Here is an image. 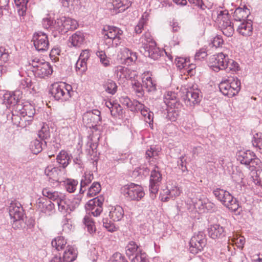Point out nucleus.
I'll use <instances>...</instances> for the list:
<instances>
[{
  "instance_id": "obj_1",
  "label": "nucleus",
  "mask_w": 262,
  "mask_h": 262,
  "mask_svg": "<svg viewBox=\"0 0 262 262\" xmlns=\"http://www.w3.org/2000/svg\"><path fill=\"white\" fill-rule=\"evenodd\" d=\"M103 202L104 199L102 197L98 196L90 200L86 205L85 208L89 212L84 216L83 223L90 234L94 233L96 230L91 215L96 217L100 215L103 210Z\"/></svg>"
},
{
  "instance_id": "obj_2",
  "label": "nucleus",
  "mask_w": 262,
  "mask_h": 262,
  "mask_svg": "<svg viewBox=\"0 0 262 262\" xmlns=\"http://www.w3.org/2000/svg\"><path fill=\"white\" fill-rule=\"evenodd\" d=\"M102 33L104 42L108 48L117 47L122 41L123 31L118 27L106 26L104 27Z\"/></svg>"
},
{
  "instance_id": "obj_3",
  "label": "nucleus",
  "mask_w": 262,
  "mask_h": 262,
  "mask_svg": "<svg viewBox=\"0 0 262 262\" xmlns=\"http://www.w3.org/2000/svg\"><path fill=\"white\" fill-rule=\"evenodd\" d=\"M73 92L72 86L64 82L54 83L50 89V94L54 99L62 102L69 100Z\"/></svg>"
},
{
  "instance_id": "obj_4",
  "label": "nucleus",
  "mask_w": 262,
  "mask_h": 262,
  "mask_svg": "<svg viewBox=\"0 0 262 262\" xmlns=\"http://www.w3.org/2000/svg\"><path fill=\"white\" fill-rule=\"evenodd\" d=\"M236 159L242 164L248 167L251 171L256 167H259L261 163L260 160L257 157L255 154L249 150L237 152Z\"/></svg>"
},
{
  "instance_id": "obj_5",
  "label": "nucleus",
  "mask_w": 262,
  "mask_h": 262,
  "mask_svg": "<svg viewBox=\"0 0 262 262\" xmlns=\"http://www.w3.org/2000/svg\"><path fill=\"white\" fill-rule=\"evenodd\" d=\"M30 66H32V71L36 77L43 78L53 72V70L49 62L35 58L29 61Z\"/></svg>"
},
{
  "instance_id": "obj_6",
  "label": "nucleus",
  "mask_w": 262,
  "mask_h": 262,
  "mask_svg": "<svg viewBox=\"0 0 262 262\" xmlns=\"http://www.w3.org/2000/svg\"><path fill=\"white\" fill-rule=\"evenodd\" d=\"M213 193L218 200L230 210L234 212L237 210L239 207L238 201L228 191L217 188L213 191Z\"/></svg>"
},
{
  "instance_id": "obj_7",
  "label": "nucleus",
  "mask_w": 262,
  "mask_h": 262,
  "mask_svg": "<svg viewBox=\"0 0 262 262\" xmlns=\"http://www.w3.org/2000/svg\"><path fill=\"white\" fill-rule=\"evenodd\" d=\"M121 192L126 199L130 201H139L145 195L142 186L132 183L122 186Z\"/></svg>"
},
{
  "instance_id": "obj_8",
  "label": "nucleus",
  "mask_w": 262,
  "mask_h": 262,
  "mask_svg": "<svg viewBox=\"0 0 262 262\" xmlns=\"http://www.w3.org/2000/svg\"><path fill=\"white\" fill-rule=\"evenodd\" d=\"M9 213L14 228H18L24 216L23 208L18 202L12 201L9 206Z\"/></svg>"
},
{
  "instance_id": "obj_9",
  "label": "nucleus",
  "mask_w": 262,
  "mask_h": 262,
  "mask_svg": "<svg viewBox=\"0 0 262 262\" xmlns=\"http://www.w3.org/2000/svg\"><path fill=\"white\" fill-rule=\"evenodd\" d=\"M217 19L219 21V27L223 33L227 37L232 36L234 29L233 24L230 20L228 11H220L217 15Z\"/></svg>"
},
{
  "instance_id": "obj_10",
  "label": "nucleus",
  "mask_w": 262,
  "mask_h": 262,
  "mask_svg": "<svg viewBox=\"0 0 262 262\" xmlns=\"http://www.w3.org/2000/svg\"><path fill=\"white\" fill-rule=\"evenodd\" d=\"M207 244L205 234L202 232L195 233L189 242V251L193 254L201 252Z\"/></svg>"
},
{
  "instance_id": "obj_11",
  "label": "nucleus",
  "mask_w": 262,
  "mask_h": 262,
  "mask_svg": "<svg viewBox=\"0 0 262 262\" xmlns=\"http://www.w3.org/2000/svg\"><path fill=\"white\" fill-rule=\"evenodd\" d=\"M162 179V174L159 171V168L156 166L151 171L149 180V190L152 199L156 197V194L158 191Z\"/></svg>"
},
{
  "instance_id": "obj_12",
  "label": "nucleus",
  "mask_w": 262,
  "mask_h": 262,
  "mask_svg": "<svg viewBox=\"0 0 262 262\" xmlns=\"http://www.w3.org/2000/svg\"><path fill=\"white\" fill-rule=\"evenodd\" d=\"M228 58L227 55H225L222 52L213 55L209 58L210 67L215 72L226 70L227 68L226 63Z\"/></svg>"
},
{
  "instance_id": "obj_13",
  "label": "nucleus",
  "mask_w": 262,
  "mask_h": 262,
  "mask_svg": "<svg viewBox=\"0 0 262 262\" xmlns=\"http://www.w3.org/2000/svg\"><path fill=\"white\" fill-rule=\"evenodd\" d=\"M100 112L98 110H94L84 113L82 120L84 124L90 128H94L99 124L101 118Z\"/></svg>"
},
{
  "instance_id": "obj_14",
  "label": "nucleus",
  "mask_w": 262,
  "mask_h": 262,
  "mask_svg": "<svg viewBox=\"0 0 262 262\" xmlns=\"http://www.w3.org/2000/svg\"><path fill=\"white\" fill-rule=\"evenodd\" d=\"M35 49L38 51H45L48 50L49 41L47 35L42 32H35L32 38Z\"/></svg>"
},
{
  "instance_id": "obj_15",
  "label": "nucleus",
  "mask_w": 262,
  "mask_h": 262,
  "mask_svg": "<svg viewBox=\"0 0 262 262\" xmlns=\"http://www.w3.org/2000/svg\"><path fill=\"white\" fill-rule=\"evenodd\" d=\"M201 97L199 90L190 89L186 92L183 96V100L187 106H193L200 102Z\"/></svg>"
},
{
  "instance_id": "obj_16",
  "label": "nucleus",
  "mask_w": 262,
  "mask_h": 262,
  "mask_svg": "<svg viewBox=\"0 0 262 262\" xmlns=\"http://www.w3.org/2000/svg\"><path fill=\"white\" fill-rule=\"evenodd\" d=\"M177 94L173 92H167L164 96V102L166 105L176 112L175 109H178L181 107V104L179 102Z\"/></svg>"
},
{
  "instance_id": "obj_17",
  "label": "nucleus",
  "mask_w": 262,
  "mask_h": 262,
  "mask_svg": "<svg viewBox=\"0 0 262 262\" xmlns=\"http://www.w3.org/2000/svg\"><path fill=\"white\" fill-rule=\"evenodd\" d=\"M15 112L19 114L23 118L28 116L29 118H31L35 113L34 106L29 103H25V104L18 103L15 107Z\"/></svg>"
},
{
  "instance_id": "obj_18",
  "label": "nucleus",
  "mask_w": 262,
  "mask_h": 262,
  "mask_svg": "<svg viewBox=\"0 0 262 262\" xmlns=\"http://www.w3.org/2000/svg\"><path fill=\"white\" fill-rule=\"evenodd\" d=\"M143 54L154 60H157L161 57V51L157 47L156 42H151L148 46L143 47Z\"/></svg>"
},
{
  "instance_id": "obj_19",
  "label": "nucleus",
  "mask_w": 262,
  "mask_h": 262,
  "mask_svg": "<svg viewBox=\"0 0 262 262\" xmlns=\"http://www.w3.org/2000/svg\"><path fill=\"white\" fill-rule=\"evenodd\" d=\"M55 205L51 201L45 198H40L36 201V207L40 211L48 213L52 211Z\"/></svg>"
},
{
  "instance_id": "obj_20",
  "label": "nucleus",
  "mask_w": 262,
  "mask_h": 262,
  "mask_svg": "<svg viewBox=\"0 0 262 262\" xmlns=\"http://www.w3.org/2000/svg\"><path fill=\"white\" fill-rule=\"evenodd\" d=\"M62 172L60 167H55L53 165H48L45 169V174L49 179L56 182L59 181Z\"/></svg>"
},
{
  "instance_id": "obj_21",
  "label": "nucleus",
  "mask_w": 262,
  "mask_h": 262,
  "mask_svg": "<svg viewBox=\"0 0 262 262\" xmlns=\"http://www.w3.org/2000/svg\"><path fill=\"white\" fill-rule=\"evenodd\" d=\"M208 235L212 239L222 238L225 236L226 231L222 226L214 224L208 228Z\"/></svg>"
},
{
  "instance_id": "obj_22",
  "label": "nucleus",
  "mask_w": 262,
  "mask_h": 262,
  "mask_svg": "<svg viewBox=\"0 0 262 262\" xmlns=\"http://www.w3.org/2000/svg\"><path fill=\"white\" fill-rule=\"evenodd\" d=\"M252 22L248 19L243 21L237 29V31L244 36H250L253 33Z\"/></svg>"
},
{
  "instance_id": "obj_23",
  "label": "nucleus",
  "mask_w": 262,
  "mask_h": 262,
  "mask_svg": "<svg viewBox=\"0 0 262 262\" xmlns=\"http://www.w3.org/2000/svg\"><path fill=\"white\" fill-rule=\"evenodd\" d=\"M7 118L8 120L10 118L14 124L20 127H25L27 124H29L30 120H27L23 117L21 118V115L18 113L15 114L12 112L11 114L7 115Z\"/></svg>"
},
{
  "instance_id": "obj_24",
  "label": "nucleus",
  "mask_w": 262,
  "mask_h": 262,
  "mask_svg": "<svg viewBox=\"0 0 262 262\" xmlns=\"http://www.w3.org/2000/svg\"><path fill=\"white\" fill-rule=\"evenodd\" d=\"M250 14L249 9L244 6L243 8L238 7L234 12L233 17L236 21H246L247 18Z\"/></svg>"
},
{
  "instance_id": "obj_25",
  "label": "nucleus",
  "mask_w": 262,
  "mask_h": 262,
  "mask_svg": "<svg viewBox=\"0 0 262 262\" xmlns=\"http://www.w3.org/2000/svg\"><path fill=\"white\" fill-rule=\"evenodd\" d=\"M72 156L66 151L62 150L56 157L57 162L61 165L62 168L64 169L68 166L71 161Z\"/></svg>"
},
{
  "instance_id": "obj_26",
  "label": "nucleus",
  "mask_w": 262,
  "mask_h": 262,
  "mask_svg": "<svg viewBox=\"0 0 262 262\" xmlns=\"http://www.w3.org/2000/svg\"><path fill=\"white\" fill-rule=\"evenodd\" d=\"M77 255V250L74 247L68 245L63 253V261L72 262L76 259Z\"/></svg>"
},
{
  "instance_id": "obj_27",
  "label": "nucleus",
  "mask_w": 262,
  "mask_h": 262,
  "mask_svg": "<svg viewBox=\"0 0 262 262\" xmlns=\"http://www.w3.org/2000/svg\"><path fill=\"white\" fill-rule=\"evenodd\" d=\"M42 193L44 196L48 198L49 200H52L56 202V203L61 198H63V196L64 195L58 191H52L47 188L43 189Z\"/></svg>"
},
{
  "instance_id": "obj_28",
  "label": "nucleus",
  "mask_w": 262,
  "mask_h": 262,
  "mask_svg": "<svg viewBox=\"0 0 262 262\" xmlns=\"http://www.w3.org/2000/svg\"><path fill=\"white\" fill-rule=\"evenodd\" d=\"M124 215V210L120 206H116L112 208L109 216L114 221H120Z\"/></svg>"
},
{
  "instance_id": "obj_29",
  "label": "nucleus",
  "mask_w": 262,
  "mask_h": 262,
  "mask_svg": "<svg viewBox=\"0 0 262 262\" xmlns=\"http://www.w3.org/2000/svg\"><path fill=\"white\" fill-rule=\"evenodd\" d=\"M125 64L130 65L135 63L137 59V54L128 48H124L123 51Z\"/></svg>"
},
{
  "instance_id": "obj_30",
  "label": "nucleus",
  "mask_w": 262,
  "mask_h": 262,
  "mask_svg": "<svg viewBox=\"0 0 262 262\" xmlns=\"http://www.w3.org/2000/svg\"><path fill=\"white\" fill-rule=\"evenodd\" d=\"M84 34L80 31H77L70 37L72 45L74 47H80L84 43Z\"/></svg>"
},
{
  "instance_id": "obj_31",
  "label": "nucleus",
  "mask_w": 262,
  "mask_h": 262,
  "mask_svg": "<svg viewBox=\"0 0 262 262\" xmlns=\"http://www.w3.org/2000/svg\"><path fill=\"white\" fill-rule=\"evenodd\" d=\"M4 103L6 104L14 106L20 103L19 98L15 93L5 94L4 95Z\"/></svg>"
},
{
  "instance_id": "obj_32",
  "label": "nucleus",
  "mask_w": 262,
  "mask_h": 262,
  "mask_svg": "<svg viewBox=\"0 0 262 262\" xmlns=\"http://www.w3.org/2000/svg\"><path fill=\"white\" fill-rule=\"evenodd\" d=\"M141 250L137 244L133 241L130 242L125 247L126 254L129 259Z\"/></svg>"
},
{
  "instance_id": "obj_33",
  "label": "nucleus",
  "mask_w": 262,
  "mask_h": 262,
  "mask_svg": "<svg viewBox=\"0 0 262 262\" xmlns=\"http://www.w3.org/2000/svg\"><path fill=\"white\" fill-rule=\"evenodd\" d=\"M47 146V142L36 139L31 143V149L34 154H37L41 152L43 148Z\"/></svg>"
},
{
  "instance_id": "obj_34",
  "label": "nucleus",
  "mask_w": 262,
  "mask_h": 262,
  "mask_svg": "<svg viewBox=\"0 0 262 262\" xmlns=\"http://www.w3.org/2000/svg\"><path fill=\"white\" fill-rule=\"evenodd\" d=\"M219 89L221 92L225 96L229 97L234 96V93L231 91V85L227 79L222 81L219 84Z\"/></svg>"
},
{
  "instance_id": "obj_35",
  "label": "nucleus",
  "mask_w": 262,
  "mask_h": 262,
  "mask_svg": "<svg viewBox=\"0 0 262 262\" xmlns=\"http://www.w3.org/2000/svg\"><path fill=\"white\" fill-rule=\"evenodd\" d=\"M111 5L113 7V8H110V9L113 10V13L114 14H117L124 11L131 5V4H130L129 6H126V5H124L121 1L115 0L113 1Z\"/></svg>"
},
{
  "instance_id": "obj_36",
  "label": "nucleus",
  "mask_w": 262,
  "mask_h": 262,
  "mask_svg": "<svg viewBox=\"0 0 262 262\" xmlns=\"http://www.w3.org/2000/svg\"><path fill=\"white\" fill-rule=\"evenodd\" d=\"M142 83L143 86L148 92H154L156 90V84L150 76H144L142 77Z\"/></svg>"
},
{
  "instance_id": "obj_37",
  "label": "nucleus",
  "mask_w": 262,
  "mask_h": 262,
  "mask_svg": "<svg viewBox=\"0 0 262 262\" xmlns=\"http://www.w3.org/2000/svg\"><path fill=\"white\" fill-rule=\"evenodd\" d=\"M94 179L93 173H85L81 180L80 193H83L86 190L84 188Z\"/></svg>"
},
{
  "instance_id": "obj_38",
  "label": "nucleus",
  "mask_w": 262,
  "mask_h": 262,
  "mask_svg": "<svg viewBox=\"0 0 262 262\" xmlns=\"http://www.w3.org/2000/svg\"><path fill=\"white\" fill-rule=\"evenodd\" d=\"M103 87L105 91L112 95H114L117 92V86L116 83L111 79H107L103 84Z\"/></svg>"
},
{
  "instance_id": "obj_39",
  "label": "nucleus",
  "mask_w": 262,
  "mask_h": 262,
  "mask_svg": "<svg viewBox=\"0 0 262 262\" xmlns=\"http://www.w3.org/2000/svg\"><path fill=\"white\" fill-rule=\"evenodd\" d=\"M231 85V91L234 96L237 94L241 89V81L237 78L230 77L227 79Z\"/></svg>"
},
{
  "instance_id": "obj_40",
  "label": "nucleus",
  "mask_w": 262,
  "mask_h": 262,
  "mask_svg": "<svg viewBox=\"0 0 262 262\" xmlns=\"http://www.w3.org/2000/svg\"><path fill=\"white\" fill-rule=\"evenodd\" d=\"M67 241L63 236H58L52 240V246L55 247L57 251L64 248Z\"/></svg>"
},
{
  "instance_id": "obj_41",
  "label": "nucleus",
  "mask_w": 262,
  "mask_h": 262,
  "mask_svg": "<svg viewBox=\"0 0 262 262\" xmlns=\"http://www.w3.org/2000/svg\"><path fill=\"white\" fill-rule=\"evenodd\" d=\"M28 2V0H14L15 6L17 8L18 14L20 16L25 15Z\"/></svg>"
},
{
  "instance_id": "obj_42",
  "label": "nucleus",
  "mask_w": 262,
  "mask_h": 262,
  "mask_svg": "<svg viewBox=\"0 0 262 262\" xmlns=\"http://www.w3.org/2000/svg\"><path fill=\"white\" fill-rule=\"evenodd\" d=\"M175 63L177 67L180 69L185 68L186 67H190V69L188 70V72H190L193 68H194V65H190L188 63L187 59L183 57H177L175 59Z\"/></svg>"
},
{
  "instance_id": "obj_43",
  "label": "nucleus",
  "mask_w": 262,
  "mask_h": 262,
  "mask_svg": "<svg viewBox=\"0 0 262 262\" xmlns=\"http://www.w3.org/2000/svg\"><path fill=\"white\" fill-rule=\"evenodd\" d=\"M63 20H64V26H63V28H64L66 33L70 30H75L78 27V23L77 21L74 19L64 17Z\"/></svg>"
},
{
  "instance_id": "obj_44",
  "label": "nucleus",
  "mask_w": 262,
  "mask_h": 262,
  "mask_svg": "<svg viewBox=\"0 0 262 262\" xmlns=\"http://www.w3.org/2000/svg\"><path fill=\"white\" fill-rule=\"evenodd\" d=\"M132 262H149L147 254L142 250L129 259Z\"/></svg>"
},
{
  "instance_id": "obj_45",
  "label": "nucleus",
  "mask_w": 262,
  "mask_h": 262,
  "mask_svg": "<svg viewBox=\"0 0 262 262\" xmlns=\"http://www.w3.org/2000/svg\"><path fill=\"white\" fill-rule=\"evenodd\" d=\"M141 114L144 117L145 121L149 123L151 128H152L154 113L147 107L144 110L142 111Z\"/></svg>"
},
{
  "instance_id": "obj_46",
  "label": "nucleus",
  "mask_w": 262,
  "mask_h": 262,
  "mask_svg": "<svg viewBox=\"0 0 262 262\" xmlns=\"http://www.w3.org/2000/svg\"><path fill=\"white\" fill-rule=\"evenodd\" d=\"M38 136L39 138L43 141L49 139L50 137L49 126L47 125H43L41 128L38 131Z\"/></svg>"
},
{
  "instance_id": "obj_47",
  "label": "nucleus",
  "mask_w": 262,
  "mask_h": 262,
  "mask_svg": "<svg viewBox=\"0 0 262 262\" xmlns=\"http://www.w3.org/2000/svg\"><path fill=\"white\" fill-rule=\"evenodd\" d=\"M64 16H62L59 19L54 21V24L53 26L54 30H55L58 31L59 33L63 34L66 33V31H64V28L63 26H64Z\"/></svg>"
},
{
  "instance_id": "obj_48",
  "label": "nucleus",
  "mask_w": 262,
  "mask_h": 262,
  "mask_svg": "<svg viewBox=\"0 0 262 262\" xmlns=\"http://www.w3.org/2000/svg\"><path fill=\"white\" fill-rule=\"evenodd\" d=\"M101 190V185L99 182H94L89 188L88 196L92 197L97 195Z\"/></svg>"
},
{
  "instance_id": "obj_49",
  "label": "nucleus",
  "mask_w": 262,
  "mask_h": 262,
  "mask_svg": "<svg viewBox=\"0 0 262 262\" xmlns=\"http://www.w3.org/2000/svg\"><path fill=\"white\" fill-rule=\"evenodd\" d=\"M75 69L78 75H82L87 70L86 62L78 59L75 64Z\"/></svg>"
},
{
  "instance_id": "obj_50",
  "label": "nucleus",
  "mask_w": 262,
  "mask_h": 262,
  "mask_svg": "<svg viewBox=\"0 0 262 262\" xmlns=\"http://www.w3.org/2000/svg\"><path fill=\"white\" fill-rule=\"evenodd\" d=\"M57 204L58 206L59 211L63 213L67 212L69 209L71 211L67 202L65 195L63 196V198H61L57 202Z\"/></svg>"
},
{
  "instance_id": "obj_51",
  "label": "nucleus",
  "mask_w": 262,
  "mask_h": 262,
  "mask_svg": "<svg viewBox=\"0 0 262 262\" xmlns=\"http://www.w3.org/2000/svg\"><path fill=\"white\" fill-rule=\"evenodd\" d=\"M129 70L122 66H118L116 67L115 73L117 77L120 78H127L128 77Z\"/></svg>"
},
{
  "instance_id": "obj_52",
  "label": "nucleus",
  "mask_w": 262,
  "mask_h": 262,
  "mask_svg": "<svg viewBox=\"0 0 262 262\" xmlns=\"http://www.w3.org/2000/svg\"><path fill=\"white\" fill-rule=\"evenodd\" d=\"M78 184V182L76 180L73 179H67L65 182L66 189L70 193L74 192L76 190Z\"/></svg>"
},
{
  "instance_id": "obj_53",
  "label": "nucleus",
  "mask_w": 262,
  "mask_h": 262,
  "mask_svg": "<svg viewBox=\"0 0 262 262\" xmlns=\"http://www.w3.org/2000/svg\"><path fill=\"white\" fill-rule=\"evenodd\" d=\"M252 142L253 146L258 148L259 152L262 154V133L256 134Z\"/></svg>"
},
{
  "instance_id": "obj_54",
  "label": "nucleus",
  "mask_w": 262,
  "mask_h": 262,
  "mask_svg": "<svg viewBox=\"0 0 262 262\" xmlns=\"http://www.w3.org/2000/svg\"><path fill=\"white\" fill-rule=\"evenodd\" d=\"M195 196L191 198V201L195 208L200 209L201 205H203V198L199 193H195Z\"/></svg>"
},
{
  "instance_id": "obj_55",
  "label": "nucleus",
  "mask_w": 262,
  "mask_h": 262,
  "mask_svg": "<svg viewBox=\"0 0 262 262\" xmlns=\"http://www.w3.org/2000/svg\"><path fill=\"white\" fill-rule=\"evenodd\" d=\"M178 163L179 168L181 170L183 176H185L187 174H189V171L187 170L186 165L184 164V163H186V160L184 159V156H182L180 157ZM190 174H191L192 172H190Z\"/></svg>"
},
{
  "instance_id": "obj_56",
  "label": "nucleus",
  "mask_w": 262,
  "mask_h": 262,
  "mask_svg": "<svg viewBox=\"0 0 262 262\" xmlns=\"http://www.w3.org/2000/svg\"><path fill=\"white\" fill-rule=\"evenodd\" d=\"M8 51L3 47H0V64L7 63L9 59Z\"/></svg>"
},
{
  "instance_id": "obj_57",
  "label": "nucleus",
  "mask_w": 262,
  "mask_h": 262,
  "mask_svg": "<svg viewBox=\"0 0 262 262\" xmlns=\"http://www.w3.org/2000/svg\"><path fill=\"white\" fill-rule=\"evenodd\" d=\"M226 66L227 67L226 70L227 71H238L239 68L238 64L233 60L230 59L229 58H228V60L226 63Z\"/></svg>"
},
{
  "instance_id": "obj_58",
  "label": "nucleus",
  "mask_w": 262,
  "mask_h": 262,
  "mask_svg": "<svg viewBox=\"0 0 262 262\" xmlns=\"http://www.w3.org/2000/svg\"><path fill=\"white\" fill-rule=\"evenodd\" d=\"M141 40L143 47L145 46L149 45L151 42H155L153 40L150 34L148 32H146L142 36Z\"/></svg>"
},
{
  "instance_id": "obj_59",
  "label": "nucleus",
  "mask_w": 262,
  "mask_h": 262,
  "mask_svg": "<svg viewBox=\"0 0 262 262\" xmlns=\"http://www.w3.org/2000/svg\"><path fill=\"white\" fill-rule=\"evenodd\" d=\"M181 192L180 188L178 186H174L169 189L166 190V193H167V195H169L172 199H174L176 197L179 196Z\"/></svg>"
},
{
  "instance_id": "obj_60",
  "label": "nucleus",
  "mask_w": 262,
  "mask_h": 262,
  "mask_svg": "<svg viewBox=\"0 0 262 262\" xmlns=\"http://www.w3.org/2000/svg\"><path fill=\"white\" fill-rule=\"evenodd\" d=\"M96 55L100 58V62L104 67H107L110 65V61L106 58V55L104 51H98Z\"/></svg>"
},
{
  "instance_id": "obj_61",
  "label": "nucleus",
  "mask_w": 262,
  "mask_h": 262,
  "mask_svg": "<svg viewBox=\"0 0 262 262\" xmlns=\"http://www.w3.org/2000/svg\"><path fill=\"white\" fill-rule=\"evenodd\" d=\"M111 115L113 117L122 115L123 113V109L119 104L114 103V107L111 110Z\"/></svg>"
},
{
  "instance_id": "obj_62",
  "label": "nucleus",
  "mask_w": 262,
  "mask_h": 262,
  "mask_svg": "<svg viewBox=\"0 0 262 262\" xmlns=\"http://www.w3.org/2000/svg\"><path fill=\"white\" fill-rule=\"evenodd\" d=\"M149 171V169L145 166H140L135 168L133 173L135 176H146L148 174Z\"/></svg>"
},
{
  "instance_id": "obj_63",
  "label": "nucleus",
  "mask_w": 262,
  "mask_h": 262,
  "mask_svg": "<svg viewBox=\"0 0 262 262\" xmlns=\"http://www.w3.org/2000/svg\"><path fill=\"white\" fill-rule=\"evenodd\" d=\"M133 88L139 97H142L144 95V91L143 84H141L139 82H135L133 84Z\"/></svg>"
},
{
  "instance_id": "obj_64",
  "label": "nucleus",
  "mask_w": 262,
  "mask_h": 262,
  "mask_svg": "<svg viewBox=\"0 0 262 262\" xmlns=\"http://www.w3.org/2000/svg\"><path fill=\"white\" fill-rule=\"evenodd\" d=\"M103 226L107 231L113 232L116 230V228L111 221L107 222V219H103Z\"/></svg>"
}]
</instances>
